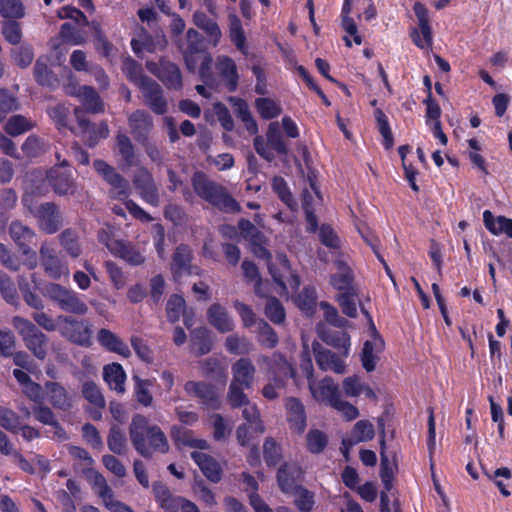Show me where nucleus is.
<instances>
[{
  "mask_svg": "<svg viewBox=\"0 0 512 512\" xmlns=\"http://www.w3.org/2000/svg\"><path fill=\"white\" fill-rule=\"evenodd\" d=\"M46 180L53 191L60 197L74 195L76 183L71 171H61L58 167H52L46 171Z\"/></svg>",
  "mask_w": 512,
  "mask_h": 512,
  "instance_id": "6ab92c4d",
  "label": "nucleus"
},
{
  "mask_svg": "<svg viewBox=\"0 0 512 512\" xmlns=\"http://www.w3.org/2000/svg\"><path fill=\"white\" fill-rule=\"evenodd\" d=\"M267 268L273 281L283 291H287L288 285L293 290L299 289L300 278L297 272L292 269L290 260L285 253H277L275 259L268 263Z\"/></svg>",
  "mask_w": 512,
  "mask_h": 512,
  "instance_id": "9d476101",
  "label": "nucleus"
},
{
  "mask_svg": "<svg viewBox=\"0 0 512 512\" xmlns=\"http://www.w3.org/2000/svg\"><path fill=\"white\" fill-rule=\"evenodd\" d=\"M129 437L134 449L144 458L154 453L165 454L169 451V442L157 424H149L147 416L136 413L129 425Z\"/></svg>",
  "mask_w": 512,
  "mask_h": 512,
  "instance_id": "f257e3e1",
  "label": "nucleus"
},
{
  "mask_svg": "<svg viewBox=\"0 0 512 512\" xmlns=\"http://www.w3.org/2000/svg\"><path fill=\"white\" fill-rule=\"evenodd\" d=\"M374 437L375 426L370 420L361 419L357 421L351 429L350 436L342 441V445L345 447L344 456H347L350 447L358 443L371 441Z\"/></svg>",
  "mask_w": 512,
  "mask_h": 512,
  "instance_id": "a878e982",
  "label": "nucleus"
},
{
  "mask_svg": "<svg viewBox=\"0 0 512 512\" xmlns=\"http://www.w3.org/2000/svg\"><path fill=\"white\" fill-rule=\"evenodd\" d=\"M255 104L263 119H275L282 112L281 106L270 98H258Z\"/></svg>",
  "mask_w": 512,
  "mask_h": 512,
  "instance_id": "774afa93",
  "label": "nucleus"
},
{
  "mask_svg": "<svg viewBox=\"0 0 512 512\" xmlns=\"http://www.w3.org/2000/svg\"><path fill=\"white\" fill-rule=\"evenodd\" d=\"M73 111L79 130L78 135L81 137L85 145L90 148H94L101 139L109 137V126L105 121L99 124H94L88 120L82 108L75 107Z\"/></svg>",
  "mask_w": 512,
  "mask_h": 512,
  "instance_id": "f8f14e48",
  "label": "nucleus"
},
{
  "mask_svg": "<svg viewBox=\"0 0 512 512\" xmlns=\"http://www.w3.org/2000/svg\"><path fill=\"white\" fill-rule=\"evenodd\" d=\"M195 195L220 212L235 214L241 212L240 204L220 183L212 180L205 172L195 171L191 176Z\"/></svg>",
  "mask_w": 512,
  "mask_h": 512,
  "instance_id": "f03ea898",
  "label": "nucleus"
},
{
  "mask_svg": "<svg viewBox=\"0 0 512 512\" xmlns=\"http://www.w3.org/2000/svg\"><path fill=\"white\" fill-rule=\"evenodd\" d=\"M49 57L39 56L34 63V81L42 87L54 88L59 84L58 76L49 67Z\"/></svg>",
  "mask_w": 512,
  "mask_h": 512,
  "instance_id": "f704fd0d",
  "label": "nucleus"
},
{
  "mask_svg": "<svg viewBox=\"0 0 512 512\" xmlns=\"http://www.w3.org/2000/svg\"><path fill=\"white\" fill-rule=\"evenodd\" d=\"M263 458L268 467H275L282 460V447L273 438L265 439Z\"/></svg>",
  "mask_w": 512,
  "mask_h": 512,
  "instance_id": "69168bd1",
  "label": "nucleus"
},
{
  "mask_svg": "<svg viewBox=\"0 0 512 512\" xmlns=\"http://www.w3.org/2000/svg\"><path fill=\"white\" fill-rule=\"evenodd\" d=\"M201 370L205 377L216 380L225 381L227 373L221 360L217 358H208L201 362Z\"/></svg>",
  "mask_w": 512,
  "mask_h": 512,
  "instance_id": "13d9d810",
  "label": "nucleus"
},
{
  "mask_svg": "<svg viewBox=\"0 0 512 512\" xmlns=\"http://www.w3.org/2000/svg\"><path fill=\"white\" fill-rule=\"evenodd\" d=\"M77 97L87 112L100 113L104 111V103L97 91L90 86H82L78 89Z\"/></svg>",
  "mask_w": 512,
  "mask_h": 512,
  "instance_id": "a19ab883",
  "label": "nucleus"
},
{
  "mask_svg": "<svg viewBox=\"0 0 512 512\" xmlns=\"http://www.w3.org/2000/svg\"><path fill=\"white\" fill-rule=\"evenodd\" d=\"M191 345L199 356L209 353L213 347L210 331L204 327L195 329L191 335Z\"/></svg>",
  "mask_w": 512,
  "mask_h": 512,
  "instance_id": "8fccbe9b",
  "label": "nucleus"
},
{
  "mask_svg": "<svg viewBox=\"0 0 512 512\" xmlns=\"http://www.w3.org/2000/svg\"><path fill=\"white\" fill-rule=\"evenodd\" d=\"M9 234L14 243L19 247L23 254L31 252V244L35 239V230L21 221H12L9 225Z\"/></svg>",
  "mask_w": 512,
  "mask_h": 512,
  "instance_id": "c85d7f7f",
  "label": "nucleus"
},
{
  "mask_svg": "<svg viewBox=\"0 0 512 512\" xmlns=\"http://www.w3.org/2000/svg\"><path fill=\"white\" fill-rule=\"evenodd\" d=\"M58 17L72 20L61 25L60 36L63 41L70 45L83 44L87 36L86 27L89 25L85 14L73 6H66L58 11Z\"/></svg>",
  "mask_w": 512,
  "mask_h": 512,
  "instance_id": "39448f33",
  "label": "nucleus"
},
{
  "mask_svg": "<svg viewBox=\"0 0 512 512\" xmlns=\"http://www.w3.org/2000/svg\"><path fill=\"white\" fill-rule=\"evenodd\" d=\"M103 376L109 388L119 394L125 391L126 373L118 363H111L104 367Z\"/></svg>",
  "mask_w": 512,
  "mask_h": 512,
  "instance_id": "79ce46f5",
  "label": "nucleus"
},
{
  "mask_svg": "<svg viewBox=\"0 0 512 512\" xmlns=\"http://www.w3.org/2000/svg\"><path fill=\"white\" fill-rule=\"evenodd\" d=\"M235 112L250 134L258 133V124L253 117L247 102L243 99H235Z\"/></svg>",
  "mask_w": 512,
  "mask_h": 512,
  "instance_id": "5fc2aeb1",
  "label": "nucleus"
},
{
  "mask_svg": "<svg viewBox=\"0 0 512 512\" xmlns=\"http://www.w3.org/2000/svg\"><path fill=\"white\" fill-rule=\"evenodd\" d=\"M232 383L243 385L246 389L253 387L256 367L249 358H240L231 367Z\"/></svg>",
  "mask_w": 512,
  "mask_h": 512,
  "instance_id": "cd10ccee",
  "label": "nucleus"
},
{
  "mask_svg": "<svg viewBox=\"0 0 512 512\" xmlns=\"http://www.w3.org/2000/svg\"><path fill=\"white\" fill-rule=\"evenodd\" d=\"M267 144L279 155L288 153L287 144L282 136L278 123H270L266 132Z\"/></svg>",
  "mask_w": 512,
  "mask_h": 512,
  "instance_id": "4d7b16f0",
  "label": "nucleus"
},
{
  "mask_svg": "<svg viewBox=\"0 0 512 512\" xmlns=\"http://www.w3.org/2000/svg\"><path fill=\"white\" fill-rule=\"evenodd\" d=\"M129 126L133 138L140 144L146 145L152 129V121L145 110H136L129 116Z\"/></svg>",
  "mask_w": 512,
  "mask_h": 512,
  "instance_id": "393cba45",
  "label": "nucleus"
},
{
  "mask_svg": "<svg viewBox=\"0 0 512 512\" xmlns=\"http://www.w3.org/2000/svg\"><path fill=\"white\" fill-rule=\"evenodd\" d=\"M122 71L127 76L128 81H131L140 90L145 85V80L151 79L144 74L142 65L132 57H127L123 61Z\"/></svg>",
  "mask_w": 512,
  "mask_h": 512,
  "instance_id": "c03bdc74",
  "label": "nucleus"
},
{
  "mask_svg": "<svg viewBox=\"0 0 512 512\" xmlns=\"http://www.w3.org/2000/svg\"><path fill=\"white\" fill-rule=\"evenodd\" d=\"M81 393L83 398L96 408H105V398L99 386L93 380H87L82 383Z\"/></svg>",
  "mask_w": 512,
  "mask_h": 512,
  "instance_id": "6e6d98bb",
  "label": "nucleus"
},
{
  "mask_svg": "<svg viewBox=\"0 0 512 512\" xmlns=\"http://www.w3.org/2000/svg\"><path fill=\"white\" fill-rule=\"evenodd\" d=\"M304 472L295 462H284L278 468L276 481L279 489L284 494H291L296 488L301 486Z\"/></svg>",
  "mask_w": 512,
  "mask_h": 512,
  "instance_id": "f3484780",
  "label": "nucleus"
},
{
  "mask_svg": "<svg viewBox=\"0 0 512 512\" xmlns=\"http://www.w3.org/2000/svg\"><path fill=\"white\" fill-rule=\"evenodd\" d=\"M359 297V291L353 290L350 292L338 293L336 301L341 308L343 314L349 318L357 317L356 301Z\"/></svg>",
  "mask_w": 512,
  "mask_h": 512,
  "instance_id": "052dcab7",
  "label": "nucleus"
},
{
  "mask_svg": "<svg viewBox=\"0 0 512 512\" xmlns=\"http://www.w3.org/2000/svg\"><path fill=\"white\" fill-rule=\"evenodd\" d=\"M190 457L208 480L213 483L221 481L223 471L221 470L220 463L213 456L193 451L190 453Z\"/></svg>",
  "mask_w": 512,
  "mask_h": 512,
  "instance_id": "bb28decb",
  "label": "nucleus"
},
{
  "mask_svg": "<svg viewBox=\"0 0 512 512\" xmlns=\"http://www.w3.org/2000/svg\"><path fill=\"white\" fill-rule=\"evenodd\" d=\"M285 409L291 431L298 435H302L305 432L307 425V416L304 405L299 398L288 397L285 400Z\"/></svg>",
  "mask_w": 512,
  "mask_h": 512,
  "instance_id": "5701e85b",
  "label": "nucleus"
},
{
  "mask_svg": "<svg viewBox=\"0 0 512 512\" xmlns=\"http://www.w3.org/2000/svg\"><path fill=\"white\" fill-rule=\"evenodd\" d=\"M484 226L491 232L492 235H505L512 238V219L505 216L494 217L489 210H484L483 213Z\"/></svg>",
  "mask_w": 512,
  "mask_h": 512,
  "instance_id": "ea45409f",
  "label": "nucleus"
},
{
  "mask_svg": "<svg viewBox=\"0 0 512 512\" xmlns=\"http://www.w3.org/2000/svg\"><path fill=\"white\" fill-rule=\"evenodd\" d=\"M95 171L110 185V195L116 200H125L129 195V182L106 161L93 162Z\"/></svg>",
  "mask_w": 512,
  "mask_h": 512,
  "instance_id": "ddd939ff",
  "label": "nucleus"
},
{
  "mask_svg": "<svg viewBox=\"0 0 512 512\" xmlns=\"http://www.w3.org/2000/svg\"><path fill=\"white\" fill-rule=\"evenodd\" d=\"M374 120L376 123L377 130L382 136V145L388 150L394 146V137L389 124L387 115L381 108L374 109Z\"/></svg>",
  "mask_w": 512,
  "mask_h": 512,
  "instance_id": "a18cd8bd",
  "label": "nucleus"
},
{
  "mask_svg": "<svg viewBox=\"0 0 512 512\" xmlns=\"http://www.w3.org/2000/svg\"><path fill=\"white\" fill-rule=\"evenodd\" d=\"M32 413H34V418L46 425L53 426L56 429V434L61 437L65 434L64 428L61 426L59 421L55 418L53 411L44 405H38L32 409Z\"/></svg>",
  "mask_w": 512,
  "mask_h": 512,
  "instance_id": "e2e57ef3",
  "label": "nucleus"
},
{
  "mask_svg": "<svg viewBox=\"0 0 512 512\" xmlns=\"http://www.w3.org/2000/svg\"><path fill=\"white\" fill-rule=\"evenodd\" d=\"M290 495H294V504L298 512H312L315 505V494L304 486H299Z\"/></svg>",
  "mask_w": 512,
  "mask_h": 512,
  "instance_id": "864d4df0",
  "label": "nucleus"
},
{
  "mask_svg": "<svg viewBox=\"0 0 512 512\" xmlns=\"http://www.w3.org/2000/svg\"><path fill=\"white\" fill-rule=\"evenodd\" d=\"M308 387L313 399L326 406L333 407L341 396L338 384L330 376H326L319 381L314 379L310 381Z\"/></svg>",
  "mask_w": 512,
  "mask_h": 512,
  "instance_id": "dca6fc26",
  "label": "nucleus"
},
{
  "mask_svg": "<svg viewBox=\"0 0 512 512\" xmlns=\"http://www.w3.org/2000/svg\"><path fill=\"white\" fill-rule=\"evenodd\" d=\"M18 287L22 294L24 301L32 308L36 310H42L44 303L41 297L33 291L31 284L25 277H19Z\"/></svg>",
  "mask_w": 512,
  "mask_h": 512,
  "instance_id": "0e129e2a",
  "label": "nucleus"
},
{
  "mask_svg": "<svg viewBox=\"0 0 512 512\" xmlns=\"http://www.w3.org/2000/svg\"><path fill=\"white\" fill-rule=\"evenodd\" d=\"M13 324L22 336L28 350L36 359L44 360L47 356L48 337L28 319L15 317Z\"/></svg>",
  "mask_w": 512,
  "mask_h": 512,
  "instance_id": "0eeeda50",
  "label": "nucleus"
},
{
  "mask_svg": "<svg viewBox=\"0 0 512 512\" xmlns=\"http://www.w3.org/2000/svg\"><path fill=\"white\" fill-rule=\"evenodd\" d=\"M258 363L266 366L267 375L278 386H286L289 379L297 382L296 369L281 352H274L271 356H260Z\"/></svg>",
  "mask_w": 512,
  "mask_h": 512,
  "instance_id": "6e6552de",
  "label": "nucleus"
},
{
  "mask_svg": "<svg viewBox=\"0 0 512 512\" xmlns=\"http://www.w3.org/2000/svg\"><path fill=\"white\" fill-rule=\"evenodd\" d=\"M193 23L205 32L208 37L209 43L213 47H218L223 33L219 24L212 18L208 17L202 11H196L193 14Z\"/></svg>",
  "mask_w": 512,
  "mask_h": 512,
  "instance_id": "e433bc0d",
  "label": "nucleus"
},
{
  "mask_svg": "<svg viewBox=\"0 0 512 512\" xmlns=\"http://www.w3.org/2000/svg\"><path fill=\"white\" fill-rule=\"evenodd\" d=\"M60 244L65 251L72 257L77 258L81 254V248L78 243V237L71 228L63 230L60 234Z\"/></svg>",
  "mask_w": 512,
  "mask_h": 512,
  "instance_id": "338daca9",
  "label": "nucleus"
},
{
  "mask_svg": "<svg viewBox=\"0 0 512 512\" xmlns=\"http://www.w3.org/2000/svg\"><path fill=\"white\" fill-rule=\"evenodd\" d=\"M57 322L60 334L73 344L82 347L92 345L93 330L89 320L60 315L57 317Z\"/></svg>",
  "mask_w": 512,
  "mask_h": 512,
  "instance_id": "423d86ee",
  "label": "nucleus"
},
{
  "mask_svg": "<svg viewBox=\"0 0 512 512\" xmlns=\"http://www.w3.org/2000/svg\"><path fill=\"white\" fill-rule=\"evenodd\" d=\"M313 352L318 367L323 371H333L337 374L345 372V363L343 357L328 350L319 343H313Z\"/></svg>",
  "mask_w": 512,
  "mask_h": 512,
  "instance_id": "4be33fe9",
  "label": "nucleus"
},
{
  "mask_svg": "<svg viewBox=\"0 0 512 512\" xmlns=\"http://www.w3.org/2000/svg\"><path fill=\"white\" fill-rule=\"evenodd\" d=\"M98 342L111 353H116L123 358H129L131 356V350L120 337L109 329L102 328L98 331Z\"/></svg>",
  "mask_w": 512,
  "mask_h": 512,
  "instance_id": "c9c22d12",
  "label": "nucleus"
},
{
  "mask_svg": "<svg viewBox=\"0 0 512 512\" xmlns=\"http://www.w3.org/2000/svg\"><path fill=\"white\" fill-rule=\"evenodd\" d=\"M229 38L240 53L248 54L247 37L242 22L236 15L229 16Z\"/></svg>",
  "mask_w": 512,
  "mask_h": 512,
  "instance_id": "37998d69",
  "label": "nucleus"
},
{
  "mask_svg": "<svg viewBox=\"0 0 512 512\" xmlns=\"http://www.w3.org/2000/svg\"><path fill=\"white\" fill-rule=\"evenodd\" d=\"M34 127L35 123H32L29 118L22 114H16L8 119L4 130L8 135L15 137L31 131Z\"/></svg>",
  "mask_w": 512,
  "mask_h": 512,
  "instance_id": "3c124183",
  "label": "nucleus"
},
{
  "mask_svg": "<svg viewBox=\"0 0 512 512\" xmlns=\"http://www.w3.org/2000/svg\"><path fill=\"white\" fill-rule=\"evenodd\" d=\"M146 104L155 114H164L167 112V101L163 96V91L159 84L152 78L146 80V85L141 89Z\"/></svg>",
  "mask_w": 512,
  "mask_h": 512,
  "instance_id": "c756f323",
  "label": "nucleus"
},
{
  "mask_svg": "<svg viewBox=\"0 0 512 512\" xmlns=\"http://www.w3.org/2000/svg\"><path fill=\"white\" fill-rule=\"evenodd\" d=\"M146 69L156 76L168 90H181L183 88V75L179 66L161 57L158 62L146 61Z\"/></svg>",
  "mask_w": 512,
  "mask_h": 512,
  "instance_id": "1a4fd4ad",
  "label": "nucleus"
},
{
  "mask_svg": "<svg viewBox=\"0 0 512 512\" xmlns=\"http://www.w3.org/2000/svg\"><path fill=\"white\" fill-rule=\"evenodd\" d=\"M191 250L187 245H179L173 253L171 272L175 280H180L184 275L191 273Z\"/></svg>",
  "mask_w": 512,
  "mask_h": 512,
  "instance_id": "72a5a7b5",
  "label": "nucleus"
},
{
  "mask_svg": "<svg viewBox=\"0 0 512 512\" xmlns=\"http://www.w3.org/2000/svg\"><path fill=\"white\" fill-rule=\"evenodd\" d=\"M106 444L114 454L124 455L127 452V438L119 425L113 424L110 426Z\"/></svg>",
  "mask_w": 512,
  "mask_h": 512,
  "instance_id": "49530a36",
  "label": "nucleus"
},
{
  "mask_svg": "<svg viewBox=\"0 0 512 512\" xmlns=\"http://www.w3.org/2000/svg\"><path fill=\"white\" fill-rule=\"evenodd\" d=\"M329 444V438L326 433L318 428H310L306 434V448L312 454L322 453Z\"/></svg>",
  "mask_w": 512,
  "mask_h": 512,
  "instance_id": "603ef678",
  "label": "nucleus"
},
{
  "mask_svg": "<svg viewBox=\"0 0 512 512\" xmlns=\"http://www.w3.org/2000/svg\"><path fill=\"white\" fill-rule=\"evenodd\" d=\"M22 204L28 214L33 216L39 230L46 235H54L63 226V214L56 203H38L33 196L24 194Z\"/></svg>",
  "mask_w": 512,
  "mask_h": 512,
  "instance_id": "7ed1b4c3",
  "label": "nucleus"
},
{
  "mask_svg": "<svg viewBox=\"0 0 512 512\" xmlns=\"http://www.w3.org/2000/svg\"><path fill=\"white\" fill-rule=\"evenodd\" d=\"M185 313V298L179 294H172L166 303V316L170 323L180 321Z\"/></svg>",
  "mask_w": 512,
  "mask_h": 512,
  "instance_id": "bf43d9fd",
  "label": "nucleus"
},
{
  "mask_svg": "<svg viewBox=\"0 0 512 512\" xmlns=\"http://www.w3.org/2000/svg\"><path fill=\"white\" fill-rule=\"evenodd\" d=\"M116 147L125 166L132 167L136 163V153L131 139L124 133L115 137Z\"/></svg>",
  "mask_w": 512,
  "mask_h": 512,
  "instance_id": "09e8293b",
  "label": "nucleus"
},
{
  "mask_svg": "<svg viewBox=\"0 0 512 512\" xmlns=\"http://www.w3.org/2000/svg\"><path fill=\"white\" fill-rule=\"evenodd\" d=\"M133 183L135 188L139 191L143 200L151 205L158 206L159 194L155 185L152 174L145 167L138 169L134 175Z\"/></svg>",
  "mask_w": 512,
  "mask_h": 512,
  "instance_id": "a211bd4d",
  "label": "nucleus"
},
{
  "mask_svg": "<svg viewBox=\"0 0 512 512\" xmlns=\"http://www.w3.org/2000/svg\"><path fill=\"white\" fill-rule=\"evenodd\" d=\"M413 12L418 20L420 33L417 29H412L410 38L412 43L419 49H431L433 46V32L429 22V13L422 2H414Z\"/></svg>",
  "mask_w": 512,
  "mask_h": 512,
  "instance_id": "4468645a",
  "label": "nucleus"
},
{
  "mask_svg": "<svg viewBox=\"0 0 512 512\" xmlns=\"http://www.w3.org/2000/svg\"><path fill=\"white\" fill-rule=\"evenodd\" d=\"M207 320L220 333L231 332L235 326L227 309L219 302L211 304L207 309Z\"/></svg>",
  "mask_w": 512,
  "mask_h": 512,
  "instance_id": "2f4dec72",
  "label": "nucleus"
},
{
  "mask_svg": "<svg viewBox=\"0 0 512 512\" xmlns=\"http://www.w3.org/2000/svg\"><path fill=\"white\" fill-rule=\"evenodd\" d=\"M39 252L41 265L50 278L60 280L69 273L68 266L57 256L55 249L42 245Z\"/></svg>",
  "mask_w": 512,
  "mask_h": 512,
  "instance_id": "412c9836",
  "label": "nucleus"
},
{
  "mask_svg": "<svg viewBox=\"0 0 512 512\" xmlns=\"http://www.w3.org/2000/svg\"><path fill=\"white\" fill-rule=\"evenodd\" d=\"M45 391L49 403L56 409L68 411L73 407L68 390L61 383L56 381H47Z\"/></svg>",
  "mask_w": 512,
  "mask_h": 512,
  "instance_id": "473e14b6",
  "label": "nucleus"
},
{
  "mask_svg": "<svg viewBox=\"0 0 512 512\" xmlns=\"http://www.w3.org/2000/svg\"><path fill=\"white\" fill-rule=\"evenodd\" d=\"M319 337L328 345L338 350L343 358L348 357L350 348V335L343 328L317 326Z\"/></svg>",
  "mask_w": 512,
  "mask_h": 512,
  "instance_id": "aec40b11",
  "label": "nucleus"
},
{
  "mask_svg": "<svg viewBox=\"0 0 512 512\" xmlns=\"http://www.w3.org/2000/svg\"><path fill=\"white\" fill-rule=\"evenodd\" d=\"M266 318L274 324H282L286 320V310L277 297H269L264 307Z\"/></svg>",
  "mask_w": 512,
  "mask_h": 512,
  "instance_id": "680f3d73",
  "label": "nucleus"
},
{
  "mask_svg": "<svg viewBox=\"0 0 512 512\" xmlns=\"http://www.w3.org/2000/svg\"><path fill=\"white\" fill-rule=\"evenodd\" d=\"M296 306L306 313L307 316H312L317 307V293L316 289L311 286L304 287L296 295Z\"/></svg>",
  "mask_w": 512,
  "mask_h": 512,
  "instance_id": "de8ad7c7",
  "label": "nucleus"
},
{
  "mask_svg": "<svg viewBox=\"0 0 512 512\" xmlns=\"http://www.w3.org/2000/svg\"><path fill=\"white\" fill-rule=\"evenodd\" d=\"M44 295L65 313L76 316H84L89 307L82 296L58 283H48L44 287Z\"/></svg>",
  "mask_w": 512,
  "mask_h": 512,
  "instance_id": "20e7f679",
  "label": "nucleus"
},
{
  "mask_svg": "<svg viewBox=\"0 0 512 512\" xmlns=\"http://www.w3.org/2000/svg\"><path fill=\"white\" fill-rule=\"evenodd\" d=\"M383 346V339L376 329H374V342L370 340L365 341L361 351L362 366L367 372L375 371L376 362L378 360V357L375 355V349L381 351Z\"/></svg>",
  "mask_w": 512,
  "mask_h": 512,
  "instance_id": "58836bf2",
  "label": "nucleus"
},
{
  "mask_svg": "<svg viewBox=\"0 0 512 512\" xmlns=\"http://www.w3.org/2000/svg\"><path fill=\"white\" fill-rule=\"evenodd\" d=\"M108 250L116 257L125 260L130 265H141L145 262V257L133 244L123 241L114 240L108 245Z\"/></svg>",
  "mask_w": 512,
  "mask_h": 512,
  "instance_id": "7c9ffc66",
  "label": "nucleus"
},
{
  "mask_svg": "<svg viewBox=\"0 0 512 512\" xmlns=\"http://www.w3.org/2000/svg\"><path fill=\"white\" fill-rule=\"evenodd\" d=\"M215 67L222 78L226 90L230 93L235 92L240 79L235 61L229 56L220 55L217 57Z\"/></svg>",
  "mask_w": 512,
  "mask_h": 512,
  "instance_id": "b1692460",
  "label": "nucleus"
},
{
  "mask_svg": "<svg viewBox=\"0 0 512 512\" xmlns=\"http://www.w3.org/2000/svg\"><path fill=\"white\" fill-rule=\"evenodd\" d=\"M85 476L109 512H134L126 503L114 498L112 489L101 473L93 468H88Z\"/></svg>",
  "mask_w": 512,
  "mask_h": 512,
  "instance_id": "9b49d317",
  "label": "nucleus"
},
{
  "mask_svg": "<svg viewBox=\"0 0 512 512\" xmlns=\"http://www.w3.org/2000/svg\"><path fill=\"white\" fill-rule=\"evenodd\" d=\"M184 391L189 396H194L200 402L214 410L220 409L221 400L214 385L204 381L188 380L184 383Z\"/></svg>",
  "mask_w": 512,
  "mask_h": 512,
  "instance_id": "2eb2a0df",
  "label": "nucleus"
},
{
  "mask_svg": "<svg viewBox=\"0 0 512 512\" xmlns=\"http://www.w3.org/2000/svg\"><path fill=\"white\" fill-rule=\"evenodd\" d=\"M338 271L331 275L330 283L339 292H350L358 288L354 284V272L345 262L339 261Z\"/></svg>",
  "mask_w": 512,
  "mask_h": 512,
  "instance_id": "4c0bfd02",
  "label": "nucleus"
}]
</instances>
